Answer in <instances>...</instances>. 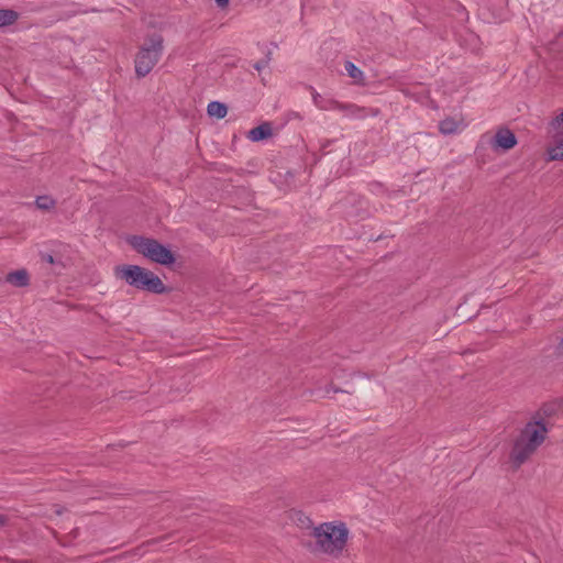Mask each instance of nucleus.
Masks as SVG:
<instances>
[{
    "label": "nucleus",
    "mask_w": 563,
    "mask_h": 563,
    "mask_svg": "<svg viewBox=\"0 0 563 563\" xmlns=\"http://www.w3.org/2000/svg\"><path fill=\"white\" fill-rule=\"evenodd\" d=\"M19 19V13L11 9H0V27L14 24Z\"/></svg>",
    "instance_id": "15"
},
{
    "label": "nucleus",
    "mask_w": 563,
    "mask_h": 563,
    "mask_svg": "<svg viewBox=\"0 0 563 563\" xmlns=\"http://www.w3.org/2000/svg\"><path fill=\"white\" fill-rule=\"evenodd\" d=\"M164 52V37L159 33L148 34L134 58V68L137 77L142 78L148 75L155 65L159 62Z\"/></svg>",
    "instance_id": "4"
},
{
    "label": "nucleus",
    "mask_w": 563,
    "mask_h": 563,
    "mask_svg": "<svg viewBox=\"0 0 563 563\" xmlns=\"http://www.w3.org/2000/svg\"><path fill=\"white\" fill-rule=\"evenodd\" d=\"M5 280L15 287H25L30 284V276L26 269H18L7 275Z\"/></svg>",
    "instance_id": "12"
},
{
    "label": "nucleus",
    "mask_w": 563,
    "mask_h": 563,
    "mask_svg": "<svg viewBox=\"0 0 563 563\" xmlns=\"http://www.w3.org/2000/svg\"><path fill=\"white\" fill-rule=\"evenodd\" d=\"M313 104L323 111L340 110L343 109V103L339 101L321 96L313 88H310Z\"/></svg>",
    "instance_id": "8"
},
{
    "label": "nucleus",
    "mask_w": 563,
    "mask_h": 563,
    "mask_svg": "<svg viewBox=\"0 0 563 563\" xmlns=\"http://www.w3.org/2000/svg\"><path fill=\"white\" fill-rule=\"evenodd\" d=\"M560 349H562V350H563V338H562V340H561V342H560Z\"/></svg>",
    "instance_id": "23"
},
{
    "label": "nucleus",
    "mask_w": 563,
    "mask_h": 563,
    "mask_svg": "<svg viewBox=\"0 0 563 563\" xmlns=\"http://www.w3.org/2000/svg\"><path fill=\"white\" fill-rule=\"evenodd\" d=\"M516 144V135L508 129H499L490 139V146L495 152L509 151Z\"/></svg>",
    "instance_id": "6"
},
{
    "label": "nucleus",
    "mask_w": 563,
    "mask_h": 563,
    "mask_svg": "<svg viewBox=\"0 0 563 563\" xmlns=\"http://www.w3.org/2000/svg\"><path fill=\"white\" fill-rule=\"evenodd\" d=\"M8 522H9L8 516L0 514V528L7 526Z\"/></svg>",
    "instance_id": "20"
},
{
    "label": "nucleus",
    "mask_w": 563,
    "mask_h": 563,
    "mask_svg": "<svg viewBox=\"0 0 563 563\" xmlns=\"http://www.w3.org/2000/svg\"><path fill=\"white\" fill-rule=\"evenodd\" d=\"M340 111L344 112L349 117L354 118H365L367 115H377L379 113L378 109H365L360 108L356 104H343V109H340Z\"/></svg>",
    "instance_id": "11"
},
{
    "label": "nucleus",
    "mask_w": 563,
    "mask_h": 563,
    "mask_svg": "<svg viewBox=\"0 0 563 563\" xmlns=\"http://www.w3.org/2000/svg\"><path fill=\"white\" fill-rule=\"evenodd\" d=\"M35 203L41 210H49L55 206V200L49 196H40L36 198Z\"/></svg>",
    "instance_id": "16"
},
{
    "label": "nucleus",
    "mask_w": 563,
    "mask_h": 563,
    "mask_svg": "<svg viewBox=\"0 0 563 563\" xmlns=\"http://www.w3.org/2000/svg\"><path fill=\"white\" fill-rule=\"evenodd\" d=\"M273 135V128L269 122H264L247 132V139L252 142L267 140Z\"/></svg>",
    "instance_id": "10"
},
{
    "label": "nucleus",
    "mask_w": 563,
    "mask_h": 563,
    "mask_svg": "<svg viewBox=\"0 0 563 563\" xmlns=\"http://www.w3.org/2000/svg\"><path fill=\"white\" fill-rule=\"evenodd\" d=\"M343 393L342 389L335 387L334 385L330 384L329 386L325 387V393L329 394V393Z\"/></svg>",
    "instance_id": "19"
},
{
    "label": "nucleus",
    "mask_w": 563,
    "mask_h": 563,
    "mask_svg": "<svg viewBox=\"0 0 563 563\" xmlns=\"http://www.w3.org/2000/svg\"><path fill=\"white\" fill-rule=\"evenodd\" d=\"M344 68L347 75L354 80L355 84H365L364 73L358 67H356L352 62H346Z\"/></svg>",
    "instance_id": "14"
},
{
    "label": "nucleus",
    "mask_w": 563,
    "mask_h": 563,
    "mask_svg": "<svg viewBox=\"0 0 563 563\" xmlns=\"http://www.w3.org/2000/svg\"><path fill=\"white\" fill-rule=\"evenodd\" d=\"M54 508H55V514L58 516L64 514V511H65V508L59 505H55Z\"/></svg>",
    "instance_id": "21"
},
{
    "label": "nucleus",
    "mask_w": 563,
    "mask_h": 563,
    "mask_svg": "<svg viewBox=\"0 0 563 563\" xmlns=\"http://www.w3.org/2000/svg\"><path fill=\"white\" fill-rule=\"evenodd\" d=\"M547 154L550 161L563 159V133L558 131L547 148Z\"/></svg>",
    "instance_id": "9"
},
{
    "label": "nucleus",
    "mask_w": 563,
    "mask_h": 563,
    "mask_svg": "<svg viewBox=\"0 0 563 563\" xmlns=\"http://www.w3.org/2000/svg\"><path fill=\"white\" fill-rule=\"evenodd\" d=\"M552 128L563 133V112L560 113L551 123Z\"/></svg>",
    "instance_id": "17"
},
{
    "label": "nucleus",
    "mask_w": 563,
    "mask_h": 563,
    "mask_svg": "<svg viewBox=\"0 0 563 563\" xmlns=\"http://www.w3.org/2000/svg\"><path fill=\"white\" fill-rule=\"evenodd\" d=\"M114 272L119 279L136 289L159 295L167 292L166 286L156 274L139 265L117 266Z\"/></svg>",
    "instance_id": "2"
},
{
    "label": "nucleus",
    "mask_w": 563,
    "mask_h": 563,
    "mask_svg": "<svg viewBox=\"0 0 563 563\" xmlns=\"http://www.w3.org/2000/svg\"><path fill=\"white\" fill-rule=\"evenodd\" d=\"M45 261H46L47 263H51V264H53V263H54V258H53V256H52V255H46V256H45Z\"/></svg>",
    "instance_id": "22"
},
{
    "label": "nucleus",
    "mask_w": 563,
    "mask_h": 563,
    "mask_svg": "<svg viewBox=\"0 0 563 563\" xmlns=\"http://www.w3.org/2000/svg\"><path fill=\"white\" fill-rule=\"evenodd\" d=\"M207 113L211 118L223 119L228 114V107L219 101H211L207 107Z\"/></svg>",
    "instance_id": "13"
},
{
    "label": "nucleus",
    "mask_w": 563,
    "mask_h": 563,
    "mask_svg": "<svg viewBox=\"0 0 563 563\" xmlns=\"http://www.w3.org/2000/svg\"><path fill=\"white\" fill-rule=\"evenodd\" d=\"M126 242L136 253L153 263L169 266L176 261L175 254L155 239L143 235H130Z\"/></svg>",
    "instance_id": "5"
},
{
    "label": "nucleus",
    "mask_w": 563,
    "mask_h": 563,
    "mask_svg": "<svg viewBox=\"0 0 563 563\" xmlns=\"http://www.w3.org/2000/svg\"><path fill=\"white\" fill-rule=\"evenodd\" d=\"M548 429L542 419L528 422L514 441L509 460L515 471L520 468L544 442Z\"/></svg>",
    "instance_id": "1"
},
{
    "label": "nucleus",
    "mask_w": 563,
    "mask_h": 563,
    "mask_svg": "<svg viewBox=\"0 0 563 563\" xmlns=\"http://www.w3.org/2000/svg\"><path fill=\"white\" fill-rule=\"evenodd\" d=\"M312 536L320 551L338 558L346 545L349 530L344 523L325 522L316 527Z\"/></svg>",
    "instance_id": "3"
},
{
    "label": "nucleus",
    "mask_w": 563,
    "mask_h": 563,
    "mask_svg": "<svg viewBox=\"0 0 563 563\" xmlns=\"http://www.w3.org/2000/svg\"><path fill=\"white\" fill-rule=\"evenodd\" d=\"M214 2L218 8L225 9V8H228L230 0H214Z\"/></svg>",
    "instance_id": "18"
},
{
    "label": "nucleus",
    "mask_w": 563,
    "mask_h": 563,
    "mask_svg": "<svg viewBox=\"0 0 563 563\" xmlns=\"http://www.w3.org/2000/svg\"><path fill=\"white\" fill-rule=\"evenodd\" d=\"M466 128V123L462 118H444L439 122V131L443 135H453L461 133Z\"/></svg>",
    "instance_id": "7"
}]
</instances>
